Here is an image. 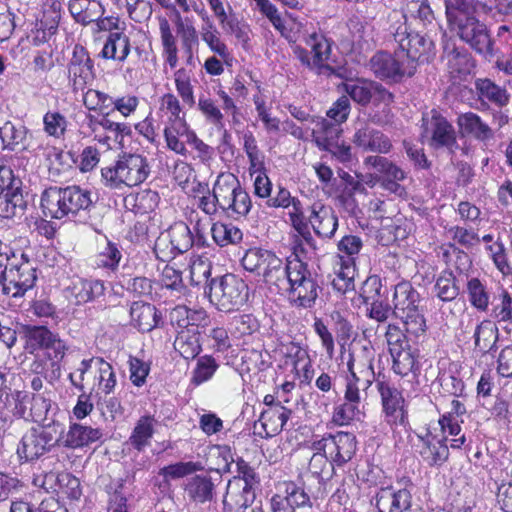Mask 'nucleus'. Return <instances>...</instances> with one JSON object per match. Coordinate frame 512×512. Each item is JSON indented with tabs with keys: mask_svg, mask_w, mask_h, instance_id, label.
Returning <instances> with one entry per match:
<instances>
[{
	"mask_svg": "<svg viewBox=\"0 0 512 512\" xmlns=\"http://www.w3.org/2000/svg\"><path fill=\"white\" fill-rule=\"evenodd\" d=\"M7 410L16 418L26 422H33L42 427L53 428L58 433L61 424L54 419L58 412V405L53 400V392L45 389L43 393H29L14 391L6 393Z\"/></svg>",
	"mask_w": 512,
	"mask_h": 512,
	"instance_id": "f257e3e1",
	"label": "nucleus"
},
{
	"mask_svg": "<svg viewBox=\"0 0 512 512\" xmlns=\"http://www.w3.org/2000/svg\"><path fill=\"white\" fill-rule=\"evenodd\" d=\"M390 19L395 20V24L390 26V33L400 49L397 52L409 66L414 67L415 73L419 63L428 62L434 55L433 41L410 31L404 14L394 11L390 14Z\"/></svg>",
	"mask_w": 512,
	"mask_h": 512,
	"instance_id": "f03ea898",
	"label": "nucleus"
},
{
	"mask_svg": "<svg viewBox=\"0 0 512 512\" xmlns=\"http://www.w3.org/2000/svg\"><path fill=\"white\" fill-rule=\"evenodd\" d=\"M241 263L246 271L259 277V281L273 293L279 294L281 287L287 284L285 277L288 273V262L284 263L269 250L251 248L246 251Z\"/></svg>",
	"mask_w": 512,
	"mask_h": 512,
	"instance_id": "7ed1b4c3",
	"label": "nucleus"
},
{
	"mask_svg": "<svg viewBox=\"0 0 512 512\" xmlns=\"http://www.w3.org/2000/svg\"><path fill=\"white\" fill-rule=\"evenodd\" d=\"M241 263L246 271L259 277V281L273 293L279 294L281 287L287 284L285 277L288 273V262L284 263L269 250L251 248L246 251Z\"/></svg>",
	"mask_w": 512,
	"mask_h": 512,
	"instance_id": "20e7f679",
	"label": "nucleus"
},
{
	"mask_svg": "<svg viewBox=\"0 0 512 512\" xmlns=\"http://www.w3.org/2000/svg\"><path fill=\"white\" fill-rule=\"evenodd\" d=\"M419 292L408 281L394 286L392 315L399 319L408 334L418 336L426 330V320L420 307Z\"/></svg>",
	"mask_w": 512,
	"mask_h": 512,
	"instance_id": "39448f33",
	"label": "nucleus"
},
{
	"mask_svg": "<svg viewBox=\"0 0 512 512\" xmlns=\"http://www.w3.org/2000/svg\"><path fill=\"white\" fill-rule=\"evenodd\" d=\"M150 171L146 157L140 154H124L114 165L102 168L101 175L106 187L121 189L123 186L140 185L148 178Z\"/></svg>",
	"mask_w": 512,
	"mask_h": 512,
	"instance_id": "423d86ee",
	"label": "nucleus"
},
{
	"mask_svg": "<svg viewBox=\"0 0 512 512\" xmlns=\"http://www.w3.org/2000/svg\"><path fill=\"white\" fill-rule=\"evenodd\" d=\"M287 284L280 293L288 292L297 307L311 308L318 297L319 285L312 277L308 265L299 259L288 261Z\"/></svg>",
	"mask_w": 512,
	"mask_h": 512,
	"instance_id": "0eeeda50",
	"label": "nucleus"
},
{
	"mask_svg": "<svg viewBox=\"0 0 512 512\" xmlns=\"http://www.w3.org/2000/svg\"><path fill=\"white\" fill-rule=\"evenodd\" d=\"M205 294L218 310L228 312L242 306L248 300L249 289L242 278L226 274L211 279L209 290L205 291Z\"/></svg>",
	"mask_w": 512,
	"mask_h": 512,
	"instance_id": "6e6552de",
	"label": "nucleus"
},
{
	"mask_svg": "<svg viewBox=\"0 0 512 512\" xmlns=\"http://www.w3.org/2000/svg\"><path fill=\"white\" fill-rule=\"evenodd\" d=\"M36 280V269L33 264L24 254L17 257L12 253V264L0 275L2 293L17 302L34 287Z\"/></svg>",
	"mask_w": 512,
	"mask_h": 512,
	"instance_id": "1a4fd4ad",
	"label": "nucleus"
},
{
	"mask_svg": "<svg viewBox=\"0 0 512 512\" xmlns=\"http://www.w3.org/2000/svg\"><path fill=\"white\" fill-rule=\"evenodd\" d=\"M303 40L310 47L311 51L300 45H294L292 50L296 58L303 66L317 75H332L334 68L327 64L331 54V43L329 40L323 34L315 31L307 34Z\"/></svg>",
	"mask_w": 512,
	"mask_h": 512,
	"instance_id": "9d476101",
	"label": "nucleus"
},
{
	"mask_svg": "<svg viewBox=\"0 0 512 512\" xmlns=\"http://www.w3.org/2000/svg\"><path fill=\"white\" fill-rule=\"evenodd\" d=\"M218 186L221 212L234 219L247 216L252 208V201L238 178L232 173H221L218 175Z\"/></svg>",
	"mask_w": 512,
	"mask_h": 512,
	"instance_id": "9b49d317",
	"label": "nucleus"
},
{
	"mask_svg": "<svg viewBox=\"0 0 512 512\" xmlns=\"http://www.w3.org/2000/svg\"><path fill=\"white\" fill-rule=\"evenodd\" d=\"M456 33L472 50L491 60L495 55L494 41L484 22L473 15L456 18Z\"/></svg>",
	"mask_w": 512,
	"mask_h": 512,
	"instance_id": "f8f14e48",
	"label": "nucleus"
},
{
	"mask_svg": "<svg viewBox=\"0 0 512 512\" xmlns=\"http://www.w3.org/2000/svg\"><path fill=\"white\" fill-rule=\"evenodd\" d=\"M421 138L433 149L447 148L454 153L458 148L456 132L440 112L433 109L422 117Z\"/></svg>",
	"mask_w": 512,
	"mask_h": 512,
	"instance_id": "ddd939ff",
	"label": "nucleus"
},
{
	"mask_svg": "<svg viewBox=\"0 0 512 512\" xmlns=\"http://www.w3.org/2000/svg\"><path fill=\"white\" fill-rule=\"evenodd\" d=\"M60 438L53 428L31 427L27 430L17 446V456L21 462H33L59 445Z\"/></svg>",
	"mask_w": 512,
	"mask_h": 512,
	"instance_id": "4468645a",
	"label": "nucleus"
},
{
	"mask_svg": "<svg viewBox=\"0 0 512 512\" xmlns=\"http://www.w3.org/2000/svg\"><path fill=\"white\" fill-rule=\"evenodd\" d=\"M313 451H323L335 466L341 467L354 457L357 450L356 436L349 432L326 434L311 442Z\"/></svg>",
	"mask_w": 512,
	"mask_h": 512,
	"instance_id": "2eb2a0df",
	"label": "nucleus"
},
{
	"mask_svg": "<svg viewBox=\"0 0 512 512\" xmlns=\"http://www.w3.org/2000/svg\"><path fill=\"white\" fill-rule=\"evenodd\" d=\"M195 239L189 226L183 222H175L167 231V237L162 234L157 238L154 252L162 261H166L173 254H183L194 245Z\"/></svg>",
	"mask_w": 512,
	"mask_h": 512,
	"instance_id": "dca6fc26",
	"label": "nucleus"
},
{
	"mask_svg": "<svg viewBox=\"0 0 512 512\" xmlns=\"http://www.w3.org/2000/svg\"><path fill=\"white\" fill-rule=\"evenodd\" d=\"M67 70L69 84L74 93L84 92L95 79L94 62L81 45L74 46Z\"/></svg>",
	"mask_w": 512,
	"mask_h": 512,
	"instance_id": "f3484780",
	"label": "nucleus"
},
{
	"mask_svg": "<svg viewBox=\"0 0 512 512\" xmlns=\"http://www.w3.org/2000/svg\"><path fill=\"white\" fill-rule=\"evenodd\" d=\"M377 389L381 396L385 421L392 430L405 428L408 425V415L402 393L386 381H377Z\"/></svg>",
	"mask_w": 512,
	"mask_h": 512,
	"instance_id": "a211bd4d",
	"label": "nucleus"
},
{
	"mask_svg": "<svg viewBox=\"0 0 512 512\" xmlns=\"http://www.w3.org/2000/svg\"><path fill=\"white\" fill-rule=\"evenodd\" d=\"M351 142L356 148L366 153L388 154L393 147L387 135L364 121L355 124Z\"/></svg>",
	"mask_w": 512,
	"mask_h": 512,
	"instance_id": "6ab92c4d",
	"label": "nucleus"
},
{
	"mask_svg": "<svg viewBox=\"0 0 512 512\" xmlns=\"http://www.w3.org/2000/svg\"><path fill=\"white\" fill-rule=\"evenodd\" d=\"M370 69L381 79H392L399 81L403 77H411L414 67L409 66L403 57L396 51L394 55L388 52H378L370 59Z\"/></svg>",
	"mask_w": 512,
	"mask_h": 512,
	"instance_id": "aec40b11",
	"label": "nucleus"
},
{
	"mask_svg": "<svg viewBox=\"0 0 512 512\" xmlns=\"http://www.w3.org/2000/svg\"><path fill=\"white\" fill-rule=\"evenodd\" d=\"M29 130L22 124H15L12 121H6L0 126V141L2 150L8 151H22L27 150L31 153L38 155L39 152L45 151L47 144L43 137H36V146H26L24 141L27 137Z\"/></svg>",
	"mask_w": 512,
	"mask_h": 512,
	"instance_id": "412c9836",
	"label": "nucleus"
},
{
	"mask_svg": "<svg viewBox=\"0 0 512 512\" xmlns=\"http://www.w3.org/2000/svg\"><path fill=\"white\" fill-rule=\"evenodd\" d=\"M364 164L374 168L383 177L382 187L398 196L405 194V188L400 184L407 178V173L396 163L386 157L373 155L364 160Z\"/></svg>",
	"mask_w": 512,
	"mask_h": 512,
	"instance_id": "4be33fe9",
	"label": "nucleus"
},
{
	"mask_svg": "<svg viewBox=\"0 0 512 512\" xmlns=\"http://www.w3.org/2000/svg\"><path fill=\"white\" fill-rule=\"evenodd\" d=\"M221 483L219 477L209 474H195L188 477L183 485L187 499L196 505L211 503L216 499L217 488Z\"/></svg>",
	"mask_w": 512,
	"mask_h": 512,
	"instance_id": "5701e85b",
	"label": "nucleus"
},
{
	"mask_svg": "<svg viewBox=\"0 0 512 512\" xmlns=\"http://www.w3.org/2000/svg\"><path fill=\"white\" fill-rule=\"evenodd\" d=\"M345 91L356 103L367 105L369 102L384 103L386 105L393 101V95L381 84L373 81L358 80L345 85Z\"/></svg>",
	"mask_w": 512,
	"mask_h": 512,
	"instance_id": "b1692460",
	"label": "nucleus"
},
{
	"mask_svg": "<svg viewBox=\"0 0 512 512\" xmlns=\"http://www.w3.org/2000/svg\"><path fill=\"white\" fill-rule=\"evenodd\" d=\"M340 132V128L323 119L317 124V129L313 131V135L319 147L329 151L340 162L347 163L352 160L351 147L349 145H339L333 142Z\"/></svg>",
	"mask_w": 512,
	"mask_h": 512,
	"instance_id": "393cba45",
	"label": "nucleus"
},
{
	"mask_svg": "<svg viewBox=\"0 0 512 512\" xmlns=\"http://www.w3.org/2000/svg\"><path fill=\"white\" fill-rule=\"evenodd\" d=\"M378 512H406L414 508L411 492L406 489H394L392 486L382 487L375 496Z\"/></svg>",
	"mask_w": 512,
	"mask_h": 512,
	"instance_id": "a878e982",
	"label": "nucleus"
},
{
	"mask_svg": "<svg viewBox=\"0 0 512 512\" xmlns=\"http://www.w3.org/2000/svg\"><path fill=\"white\" fill-rule=\"evenodd\" d=\"M308 222L314 233L322 239H332L338 228V217L335 210L320 202L312 204Z\"/></svg>",
	"mask_w": 512,
	"mask_h": 512,
	"instance_id": "bb28decb",
	"label": "nucleus"
},
{
	"mask_svg": "<svg viewBox=\"0 0 512 512\" xmlns=\"http://www.w3.org/2000/svg\"><path fill=\"white\" fill-rule=\"evenodd\" d=\"M67 218L81 223L87 222V216L94 203L91 192L77 185L65 187Z\"/></svg>",
	"mask_w": 512,
	"mask_h": 512,
	"instance_id": "cd10ccee",
	"label": "nucleus"
},
{
	"mask_svg": "<svg viewBox=\"0 0 512 512\" xmlns=\"http://www.w3.org/2000/svg\"><path fill=\"white\" fill-rule=\"evenodd\" d=\"M256 497L255 489L242 486L239 481H228L223 496V512H246Z\"/></svg>",
	"mask_w": 512,
	"mask_h": 512,
	"instance_id": "c85d7f7f",
	"label": "nucleus"
},
{
	"mask_svg": "<svg viewBox=\"0 0 512 512\" xmlns=\"http://www.w3.org/2000/svg\"><path fill=\"white\" fill-rule=\"evenodd\" d=\"M443 59L448 73L455 80L465 78L474 67L471 54L465 48L456 47L453 43L445 44Z\"/></svg>",
	"mask_w": 512,
	"mask_h": 512,
	"instance_id": "c756f323",
	"label": "nucleus"
},
{
	"mask_svg": "<svg viewBox=\"0 0 512 512\" xmlns=\"http://www.w3.org/2000/svg\"><path fill=\"white\" fill-rule=\"evenodd\" d=\"M474 350L485 354H493L497 351L499 341V329L491 319L479 321L474 329Z\"/></svg>",
	"mask_w": 512,
	"mask_h": 512,
	"instance_id": "7c9ffc66",
	"label": "nucleus"
},
{
	"mask_svg": "<svg viewBox=\"0 0 512 512\" xmlns=\"http://www.w3.org/2000/svg\"><path fill=\"white\" fill-rule=\"evenodd\" d=\"M437 381L444 393L460 398L464 394L465 384L459 376V365L448 360L438 362Z\"/></svg>",
	"mask_w": 512,
	"mask_h": 512,
	"instance_id": "2f4dec72",
	"label": "nucleus"
},
{
	"mask_svg": "<svg viewBox=\"0 0 512 512\" xmlns=\"http://www.w3.org/2000/svg\"><path fill=\"white\" fill-rule=\"evenodd\" d=\"M68 10L73 20L82 26L94 23L105 13L100 0H69Z\"/></svg>",
	"mask_w": 512,
	"mask_h": 512,
	"instance_id": "473e14b6",
	"label": "nucleus"
},
{
	"mask_svg": "<svg viewBox=\"0 0 512 512\" xmlns=\"http://www.w3.org/2000/svg\"><path fill=\"white\" fill-rule=\"evenodd\" d=\"M290 416L291 410L283 405L271 406V408L264 409L259 418L263 433L258 432V434L266 438L279 434Z\"/></svg>",
	"mask_w": 512,
	"mask_h": 512,
	"instance_id": "72a5a7b5",
	"label": "nucleus"
},
{
	"mask_svg": "<svg viewBox=\"0 0 512 512\" xmlns=\"http://www.w3.org/2000/svg\"><path fill=\"white\" fill-rule=\"evenodd\" d=\"M43 486L46 490H59L68 498L77 500L82 495L80 481L69 472H49L44 476Z\"/></svg>",
	"mask_w": 512,
	"mask_h": 512,
	"instance_id": "f704fd0d",
	"label": "nucleus"
},
{
	"mask_svg": "<svg viewBox=\"0 0 512 512\" xmlns=\"http://www.w3.org/2000/svg\"><path fill=\"white\" fill-rule=\"evenodd\" d=\"M457 125L463 135L472 136L478 141H489L494 138L492 128L473 112L462 113L457 118Z\"/></svg>",
	"mask_w": 512,
	"mask_h": 512,
	"instance_id": "c9c22d12",
	"label": "nucleus"
},
{
	"mask_svg": "<svg viewBox=\"0 0 512 512\" xmlns=\"http://www.w3.org/2000/svg\"><path fill=\"white\" fill-rule=\"evenodd\" d=\"M420 455L429 466H441L449 457L447 438L427 435L421 438Z\"/></svg>",
	"mask_w": 512,
	"mask_h": 512,
	"instance_id": "e433bc0d",
	"label": "nucleus"
},
{
	"mask_svg": "<svg viewBox=\"0 0 512 512\" xmlns=\"http://www.w3.org/2000/svg\"><path fill=\"white\" fill-rule=\"evenodd\" d=\"M65 188L49 187L41 195L40 206L46 217L53 219L67 218Z\"/></svg>",
	"mask_w": 512,
	"mask_h": 512,
	"instance_id": "4c0bfd02",
	"label": "nucleus"
},
{
	"mask_svg": "<svg viewBox=\"0 0 512 512\" xmlns=\"http://www.w3.org/2000/svg\"><path fill=\"white\" fill-rule=\"evenodd\" d=\"M99 428H93L81 423H71L62 445L67 448L76 449L88 446L102 437Z\"/></svg>",
	"mask_w": 512,
	"mask_h": 512,
	"instance_id": "58836bf2",
	"label": "nucleus"
},
{
	"mask_svg": "<svg viewBox=\"0 0 512 512\" xmlns=\"http://www.w3.org/2000/svg\"><path fill=\"white\" fill-rule=\"evenodd\" d=\"M133 325L141 332H149L158 325L161 318L156 307L149 303L135 301L130 307Z\"/></svg>",
	"mask_w": 512,
	"mask_h": 512,
	"instance_id": "ea45409f",
	"label": "nucleus"
},
{
	"mask_svg": "<svg viewBox=\"0 0 512 512\" xmlns=\"http://www.w3.org/2000/svg\"><path fill=\"white\" fill-rule=\"evenodd\" d=\"M68 290L76 304H83L102 296L105 286L100 280L77 278L72 281Z\"/></svg>",
	"mask_w": 512,
	"mask_h": 512,
	"instance_id": "a19ab883",
	"label": "nucleus"
},
{
	"mask_svg": "<svg viewBox=\"0 0 512 512\" xmlns=\"http://www.w3.org/2000/svg\"><path fill=\"white\" fill-rule=\"evenodd\" d=\"M27 202L21 187H10L0 191V217L10 219L23 214Z\"/></svg>",
	"mask_w": 512,
	"mask_h": 512,
	"instance_id": "79ce46f5",
	"label": "nucleus"
},
{
	"mask_svg": "<svg viewBox=\"0 0 512 512\" xmlns=\"http://www.w3.org/2000/svg\"><path fill=\"white\" fill-rule=\"evenodd\" d=\"M156 424L157 420L152 415H143L137 420L129 437V443L135 450L141 452L151 444Z\"/></svg>",
	"mask_w": 512,
	"mask_h": 512,
	"instance_id": "37998d69",
	"label": "nucleus"
},
{
	"mask_svg": "<svg viewBox=\"0 0 512 512\" xmlns=\"http://www.w3.org/2000/svg\"><path fill=\"white\" fill-rule=\"evenodd\" d=\"M475 88L482 106H487L485 100L493 103L499 108L509 103V94L505 88L500 87L488 78L477 79Z\"/></svg>",
	"mask_w": 512,
	"mask_h": 512,
	"instance_id": "c03bdc74",
	"label": "nucleus"
},
{
	"mask_svg": "<svg viewBox=\"0 0 512 512\" xmlns=\"http://www.w3.org/2000/svg\"><path fill=\"white\" fill-rule=\"evenodd\" d=\"M347 367L349 371L348 377L353 378V374H355L356 380L363 387L369 388L372 385L375 379L373 359L366 356L349 354Z\"/></svg>",
	"mask_w": 512,
	"mask_h": 512,
	"instance_id": "a18cd8bd",
	"label": "nucleus"
},
{
	"mask_svg": "<svg viewBox=\"0 0 512 512\" xmlns=\"http://www.w3.org/2000/svg\"><path fill=\"white\" fill-rule=\"evenodd\" d=\"M52 334L46 326L22 325L20 335L24 340V350L29 354L43 350Z\"/></svg>",
	"mask_w": 512,
	"mask_h": 512,
	"instance_id": "49530a36",
	"label": "nucleus"
},
{
	"mask_svg": "<svg viewBox=\"0 0 512 512\" xmlns=\"http://www.w3.org/2000/svg\"><path fill=\"white\" fill-rule=\"evenodd\" d=\"M129 53V37L123 32H111L101 51V56L105 59L123 62Z\"/></svg>",
	"mask_w": 512,
	"mask_h": 512,
	"instance_id": "de8ad7c7",
	"label": "nucleus"
},
{
	"mask_svg": "<svg viewBox=\"0 0 512 512\" xmlns=\"http://www.w3.org/2000/svg\"><path fill=\"white\" fill-rule=\"evenodd\" d=\"M174 349L186 360L195 359L202 350L200 334L193 330H178Z\"/></svg>",
	"mask_w": 512,
	"mask_h": 512,
	"instance_id": "09e8293b",
	"label": "nucleus"
},
{
	"mask_svg": "<svg viewBox=\"0 0 512 512\" xmlns=\"http://www.w3.org/2000/svg\"><path fill=\"white\" fill-rule=\"evenodd\" d=\"M458 282L452 270H443L437 277L434 285L435 295L443 302L455 300L460 293V285Z\"/></svg>",
	"mask_w": 512,
	"mask_h": 512,
	"instance_id": "8fccbe9b",
	"label": "nucleus"
},
{
	"mask_svg": "<svg viewBox=\"0 0 512 512\" xmlns=\"http://www.w3.org/2000/svg\"><path fill=\"white\" fill-rule=\"evenodd\" d=\"M446 15L449 22L456 24V18L471 13H488L490 8L485 3L475 0H445Z\"/></svg>",
	"mask_w": 512,
	"mask_h": 512,
	"instance_id": "3c124183",
	"label": "nucleus"
},
{
	"mask_svg": "<svg viewBox=\"0 0 512 512\" xmlns=\"http://www.w3.org/2000/svg\"><path fill=\"white\" fill-rule=\"evenodd\" d=\"M466 292L470 305L479 312H487L490 305V294L487 286L477 277L467 279Z\"/></svg>",
	"mask_w": 512,
	"mask_h": 512,
	"instance_id": "603ef678",
	"label": "nucleus"
},
{
	"mask_svg": "<svg viewBox=\"0 0 512 512\" xmlns=\"http://www.w3.org/2000/svg\"><path fill=\"white\" fill-rule=\"evenodd\" d=\"M335 465L323 451H315L309 461V471L318 479L319 485H325L334 475Z\"/></svg>",
	"mask_w": 512,
	"mask_h": 512,
	"instance_id": "864d4df0",
	"label": "nucleus"
},
{
	"mask_svg": "<svg viewBox=\"0 0 512 512\" xmlns=\"http://www.w3.org/2000/svg\"><path fill=\"white\" fill-rule=\"evenodd\" d=\"M392 357V370L395 374L405 377L410 373L416 375L418 370L417 357L411 348L390 353Z\"/></svg>",
	"mask_w": 512,
	"mask_h": 512,
	"instance_id": "5fc2aeb1",
	"label": "nucleus"
},
{
	"mask_svg": "<svg viewBox=\"0 0 512 512\" xmlns=\"http://www.w3.org/2000/svg\"><path fill=\"white\" fill-rule=\"evenodd\" d=\"M290 505L296 510L297 508H312V499H317L318 495L307 491L304 486L295 482L285 484V490L282 494Z\"/></svg>",
	"mask_w": 512,
	"mask_h": 512,
	"instance_id": "6e6d98bb",
	"label": "nucleus"
},
{
	"mask_svg": "<svg viewBox=\"0 0 512 512\" xmlns=\"http://www.w3.org/2000/svg\"><path fill=\"white\" fill-rule=\"evenodd\" d=\"M499 302L495 304L491 310V317L497 324H505L503 330L510 333L511 329L509 325L512 324V296L511 294L503 289L498 296Z\"/></svg>",
	"mask_w": 512,
	"mask_h": 512,
	"instance_id": "4d7b16f0",
	"label": "nucleus"
},
{
	"mask_svg": "<svg viewBox=\"0 0 512 512\" xmlns=\"http://www.w3.org/2000/svg\"><path fill=\"white\" fill-rule=\"evenodd\" d=\"M211 234L214 241L221 247L230 244H237L243 238L242 231L231 223H213L211 227Z\"/></svg>",
	"mask_w": 512,
	"mask_h": 512,
	"instance_id": "13d9d810",
	"label": "nucleus"
},
{
	"mask_svg": "<svg viewBox=\"0 0 512 512\" xmlns=\"http://www.w3.org/2000/svg\"><path fill=\"white\" fill-rule=\"evenodd\" d=\"M190 282L194 286H205V291L209 290V283L211 281V263L210 261L201 256L191 258L190 265Z\"/></svg>",
	"mask_w": 512,
	"mask_h": 512,
	"instance_id": "bf43d9fd",
	"label": "nucleus"
},
{
	"mask_svg": "<svg viewBox=\"0 0 512 512\" xmlns=\"http://www.w3.org/2000/svg\"><path fill=\"white\" fill-rule=\"evenodd\" d=\"M95 369V380L97 381L98 389L105 395L111 394L117 382L113 367L103 358H96Z\"/></svg>",
	"mask_w": 512,
	"mask_h": 512,
	"instance_id": "052dcab7",
	"label": "nucleus"
},
{
	"mask_svg": "<svg viewBox=\"0 0 512 512\" xmlns=\"http://www.w3.org/2000/svg\"><path fill=\"white\" fill-rule=\"evenodd\" d=\"M176 28L181 38L182 47L187 54L188 62L193 58V51L198 46V35L191 23H185L179 12H176Z\"/></svg>",
	"mask_w": 512,
	"mask_h": 512,
	"instance_id": "680f3d73",
	"label": "nucleus"
},
{
	"mask_svg": "<svg viewBox=\"0 0 512 512\" xmlns=\"http://www.w3.org/2000/svg\"><path fill=\"white\" fill-rule=\"evenodd\" d=\"M351 49L369 48L370 32L367 24L357 17L350 18L348 23Z\"/></svg>",
	"mask_w": 512,
	"mask_h": 512,
	"instance_id": "e2e57ef3",
	"label": "nucleus"
},
{
	"mask_svg": "<svg viewBox=\"0 0 512 512\" xmlns=\"http://www.w3.org/2000/svg\"><path fill=\"white\" fill-rule=\"evenodd\" d=\"M219 193L220 187L218 186L217 178L215 183L213 184L212 191L207 189L206 193H204L201 196L195 197L197 208L200 209L210 218L216 216L219 213V211H221L220 200H218Z\"/></svg>",
	"mask_w": 512,
	"mask_h": 512,
	"instance_id": "0e129e2a",
	"label": "nucleus"
},
{
	"mask_svg": "<svg viewBox=\"0 0 512 512\" xmlns=\"http://www.w3.org/2000/svg\"><path fill=\"white\" fill-rule=\"evenodd\" d=\"M68 121L59 111H47L43 116L44 132L55 139L62 138L67 130Z\"/></svg>",
	"mask_w": 512,
	"mask_h": 512,
	"instance_id": "69168bd1",
	"label": "nucleus"
},
{
	"mask_svg": "<svg viewBox=\"0 0 512 512\" xmlns=\"http://www.w3.org/2000/svg\"><path fill=\"white\" fill-rule=\"evenodd\" d=\"M218 369L216 360L210 355H204L198 358L196 367L193 370L191 382L200 385L210 380Z\"/></svg>",
	"mask_w": 512,
	"mask_h": 512,
	"instance_id": "338daca9",
	"label": "nucleus"
},
{
	"mask_svg": "<svg viewBox=\"0 0 512 512\" xmlns=\"http://www.w3.org/2000/svg\"><path fill=\"white\" fill-rule=\"evenodd\" d=\"M160 282L163 288L172 291L177 297L184 295L186 292L182 272L170 265H166L163 268Z\"/></svg>",
	"mask_w": 512,
	"mask_h": 512,
	"instance_id": "774afa93",
	"label": "nucleus"
}]
</instances>
